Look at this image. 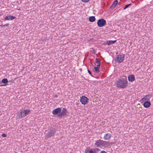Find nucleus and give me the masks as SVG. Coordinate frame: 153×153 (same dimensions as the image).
<instances>
[{"label":"nucleus","instance_id":"1","mask_svg":"<svg viewBox=\"0 0 153 153\" xmlns=\"http://www.w3.org/2000/svg\"><path fill=\"white\" fill-rule=\"evenodd\" d=\"M117 83V87L118 88H126L128 86V83L127 77L126 76H124L123 78L119 79Z\"/></svg>","mask_w":153,"mask_h":153},{"label":"nucleus","instance_id":"14","mask_svg":"<svg viewBox=\"0 0 153 153\" xmlns=\"http://www.w3.org/2000/svg\"><path fill=\"white\" fill-rule=\"evenodd\" d=\"M15 18V17L14 16H12L10 15L7 16L4 18V19L6 20H12Z\"/></svg>","mask_w":153,"mask_h":153},{"label":"nucleus","instance_id":"4","mask_svg":"<svg viewBox=\"0 0 153 153\" xmlns=\"http://www.w3.org/2000/svg\"><path fill=\"white\" fill-rule=\"evenodd\" d=\"M101 150L98 148H95L91 149H89L87 150L85 153H99Z\"/></svg>","mask_w":153,"mask_h":153},{"label":"nucleus","instance_id":"26","mask_svg":"<svg viewBox=\"0 0 153 153\" xmlns=\"http://www.w3.org/2000/svg\"><path fill=\"white\" fill-rule=\"evenodd\" d=\"M100 64H98L97 65V66L96 67V68H99H99H100Z\"/></svg>","mask_w":153,"mask_h":153},{"label":"nucleus","instance_id":"28","mask_svg":"<svg viewBox=\"0 0 153 153\" xmlns=\"http://www.w3.org/2000/svg\"><path fill=\"white\" fill-rule=\"evenodd\" d=\"M88 73L89 74L91 75V73L90 71H89V70H88Z\"/></svg>","mask_w":153,"mask_h":153},{"label":"nucleus","instance_id":"24","mask_svg":"<svg viewBox=\"0 0 153 153\" xmlns=\"http://www.w3.org/2000/svg\"><path fill=\"white\" fill-rule=\"evenodd\" d=\"M9 25V24H6L3 25H1L0 26V27H1V26H2V27H5V26H7L8 25Z\"/></svg>","mask_w":153,"mask_h":153},{"label":"nucleus","instance_id":"21","mask_svg":"<svg viewBox=\"0 0 153 153\" xmlns=\"http://www.w3.org/2000/svg\"><path fill=\"white\" fill-rule=\"evenodd\" d=\"M96 62L98 64H100L101 62L97 58L96 59Z\"/></svg>","mask_w":153,"mask_h":153},{"label":"nucleus","instance_id":"11","mask_svg":"<svg viewBox=\"0 0 153 153\" xmlns=\"http://www.w3.org/2000/svg\"><path fill=\"white\" fill-rule=\"evenodd\" d=\"M152 97V95L151 94H147L141 100L143 101H149Z\"/></svg>","mask_w":153,"mask_h":153},{"label":"nucleus","instance_id":"3","mask_svg":"<svg viewBox=\"0 0 153 153\" xmlns=\"http://www.w3.org/2000/svg\"><path fill=\"white\" fill-rule=\"evenodd\" d=\"M56 132V129L55 127L50 128L45 134V137L50 138L53 137L54 135Z\"/></svg>","mask_w":153,"mask_h":153},{"label":"nucleus","instance_id":"9","mask_svg":"<svg viewBox=\"0 0 153 153\" xmlns=\"http://www.w3.org/2000/svg\"><path fill=\"white\" fill-rule=\"evenodd\" d=\"M103 140L100 139H99L96 140L94 144V145L96 147H102V145L103 144Z\"/></svg>","mask_w":153,"mask_h":153},{"label":"nucleus","instance_id":"13","mask_svg":"<svg viewBox=\"0 0 153 153\" xmlns=\"http://www.w3.org/2000/svg\"><path fill=\"white\" fill-rule=\"evenodd\" d=\"M151 105V103L149 101H145L143 104V106L146 108H148Z\"/></svg>","mask_w":153,"mask_h":153},{"label":"nucleus","instance_id":"15","mask_svg":"<svg viewBox=\"0 0 153 153\" xmlns=\"http://www.w3.org/2000/svg\"><path fill=\"white\" fill-rule=\"evenodd\" d=\"M111 135L110 133H107L104 135L103 138L105 140H109L110 138Z\"/></svg>","mask_w":153,"mask_h":153},{"label":"nucleus","instance_id":"16","mask_svg":"<svg viewBox=\"0 0 153 153\" xmlns=\"http://www.w3.org/2000/svg\"><path fill=\"white\" fill-rule=\"evenodd\" d=\"M118 3V1L117 0H116L114 1L113 4L110 7V9H113L115 7L116 5Z\"/></svg>","mask_w":153,"mask_h":153},{"label":"nucleus","instance_id":"23","mask_svg":"<svg viewBox=\"0 0 153 153\" xmlns=\"http://www.w3.org/2000/svg\"><path fill=\"white\" fill-rule=\"evenodd\" d=\"M82 1L84 2H87L90 0H82Z\"/></svg>","mask_w":153,"mask_h":153},{"label":"nucleus","instance_id":"18","mask_svg":"<svg viewBox=\"0 0 153 153\" xmlns=\"http://www.w3.org/2000/svg\"><path fill=\"white\" fill-rule=\"evenodd\" d=\"M103 144L102 145V146H107L109 144V143L108 142H107L103 140Z\"/></svg>","mask_w":153,"mask_h":153},{"label":"nucleus","instance_id":"2","mask_svg":"<svg viewBox=\"0 0 153 153\" xmlns=\"http://www.w3.org/2000/svg\"><path fill=\"white\" fill-rule=\"evenodd\" d=\"M30 112V111L29 109H26L23 111L22 109H20L18 112L19 118H21L25 117L28 115Z\"/></svg>","mask_w":153,"mask_h":153},{"label":"nucleus","instance_id":"22","mask_svg":"<svg viewBox=\"0 0 153 153\" xmlns=\"http://www.w3.org/2000/svg\"><path fill=\"white\" fill-rule=\"evenodd\" d=\"M131 4H127L125 5V7L124 8V9L125 10L129 6H131Z\"/></svg>","mask_w":153,"mask_h":153},{"label":"nucleus","instance_id":"7","mask_svg":"<svg viewBox=\"0 0 153 153\" xmlns=\"http://www.w3.org/2000/svg\"><path fill=\"white\" fill-rule=\"evenodd\" d=\"M67 110L65 108H63L62 111H61L60 113L57 116L59 118H61L63 116H66L67 114L66 113Z\"/></svg>","mask_w":153,"mask_h":153},{"label":"nucleus","instance_id":"29","mask_svg":"<svg viewBox=\"0 0 153 153\" xmlns=\"http://www.w3.org/2000/svg\"><path fill=\"white\" fill-rule=\"evenodd\" d=\"M14 153H18V152H15Z\"/></svg>","mask_w":153,"mask_h":153},{"label":"nucleus","instance_id":"10","mask_svg":"<svg viewBox=\"0 0 153 153\" xmlns=\"http://www.w3.org/2000/svg\"><path fill=\"white\" fill-rule=\"evenodd\" d=\"M61 111V109L60 108H58L54 109L52 111V114L54 115H56L60 114Z\"/></svg>","mask_w":153,"mask_h":153},{"label":"nucleus","instance_id":"30","mask_svg":"<svg viewBox=\"0 0 153 153\" xmlns=\"http://www.w3.org/2000/svg\"><path fill=\"white\" fill-rule=\"evenodd\" d=\"M1 16V15L0 14V16Z\"/></svg>","mask_w":153,"mask_h":153},{"label":"nucleus","instance_id":"25","mask_svg":"<svg viewBox=\"0 0 153 153\" xmlns=\"http://www.w3.org/2000/svg\"><path fill=\"white\" fill-rule=\"evenodd\" d=\"M1 136L3 137H6V135L5 134L3 133L2 134Z\"/></svg>","mask_w":153,"mask_h":153},{"label":"nucleus","instance_id":"5","mask_svg":"<svg viewBox=\"0 0 153 153\" xmlns=\"http://www.w3.org/2000/svg\"><path fill=\"white\" fill-rule=\"evenodd\" d=\"M124 56L123 55H119L117 56L115 61L117 62L120 63L123 62L124 60Z\"/></svg>","mask_w":153,"mask_h":153},{"label":"nucleus","instance_id":"8","mask_svg":"<svg viewBox=\"0 0 153 153\" xmlns=\"http://www.w3.org/2000/svg\"><path fill=\"white\" fill-rule=\"evenodd\" d=\"M88 99L87 97L82 96L81 97L80 101L82 104L85 105L88 103Z\"/></svg>","mask_w":153,"mask_h":153},{"label":"nucleus","instance_id":"20","mask_svg":"<svg viewBox=\"0 0 153 153\" xmlns=\"http://www.w3.org/2000/svg\"><path fill=\"white\" fill-rule=\"evenodd\" d=\"M94 69L95 70V71L96 73H98L99 72V69L97 68H96V67H94Z\"/></svg>","mask_w":153,"mask_h":153},{"label":"nucleus","instance_id":"17","mask_svg":"<svg viewBox=\"0 0 153 153\" xmlns=\"http://www.w3.org/2000/svg\"><path fill=\"white\" fill-rule=\"evenodd\" d=\"M96 18L94 16H91L89 18V20L90 22H93L95 21Z\"/></svg>","mask_w":153,"mask_h":153},{"label":"nucleus","instance_id":"6","mask_svg":"<svg viewBox=\"0 0 153 153\" xmlns=\"http://www.w3.org/2000/svg\"><path fill=\"white\" fill-rule=\"evenodd\" d=\"M106 23V21L103 19H99L97 22V24L100 27H102L104 26Z\"/></svg>","mask_w":153,"mask_h":153},{"label":"nucleus","instance_id":"27","mask_svg":"<svg viewBox=\"0 0 153 153\" xmlns=\"http://www.w3.org/2000/svg\"><path fill=\"white\" fill-rule=\"evenodd\" d=\"M100 153H107L106 151L104 150H102L100 152Z\"/></svg>","mask_w":153,"mask_h":153},{"label":"nucleus","instance_id":"12","mask_svg":"<svg viewBox=\"0 0 153 153\" xmlns=\"http://www.w3.org/2000/svg\"><path fill=\"white\" fill-rule=\"evenodd\" d=\"M128 80L129 81L133 82L135 80L134 76L133 75H130L128 76Z\"/></svg>","mask_w":153,"mask_h":153},{"label":"nucleus","instance_id":"19","mask_svg":"<svg viewBox=\"0 0 153 153\" xmlns=\"http://www.w3.org/2000/svg\"><path fill=\"white\" fill-rule=\"evenodd\" d=\"M8 82V80L6 78H4L2 80V82L4 84H6Z\"/></svg>","mask_w":153,"mask_h":153}]
</instances>
